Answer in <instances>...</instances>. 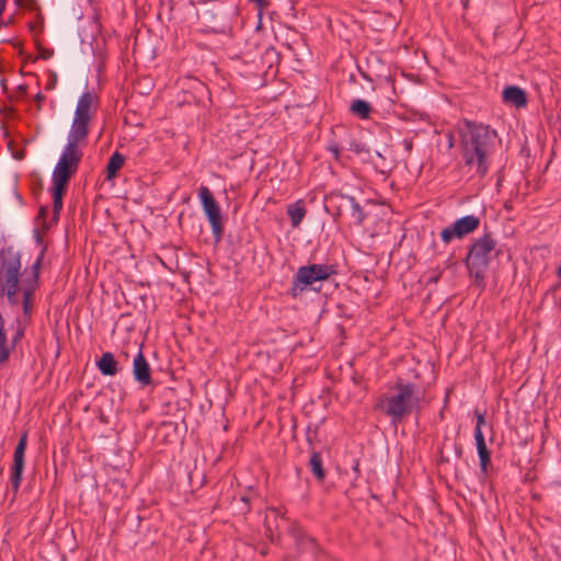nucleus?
I'll list each match as a JSON object with an SVG mask.
<instances>
[{"label":"nucleus","mask_w":561,"mask_h":561,"mask_svg":"<svg viewBox=\"0 0 561 561\" xmlns=\"http://www.w3.org/2000/svg\"><path fill=\"white\" fill-rule=\"evenodd\" d=\"M458 133L463 169L470 178H484L500 145L496 130L482 123L465 121Z\"/></svg>","instance_id":"f03ea898"},{"label":"nucleus","mask_w":561,"mask_h":561,"mask_svg":"<svg viewBox=\"0 0 561 561\" xmlns=\"http://www.w3.org/2000/svg\"><path fill=\"white\" fill-rule=\"evenodd\" d=\"M557 274H558V276H561V265L558 267Z\"/></svg>","instance_id":"bb28decb"},{"label":"nucleus","mask_w":561,"mask_h":561,"mask_svg":"<svg viewBox=\"0 0 561 561\" xmlns=\"http://www.w3.org/2000/svg\"><path fill=\"white\" fill-rule=\"evenodd\" d=\"M39 260L36 261V263L33 265V270H34V283H36L37 280V277H38V270H39Z\"/></svg>","instance_id":"b1692460"},{"label":"nucleus","mask_w":561,"mask_h":561,"mask_svg":"<svg viewBox=\"0 0 561 561\" xmlns=\"http://www.w3.org/2000/svg\"><path fill=\"white\" fill-rule=\"evenodd\" d=\"M335 274L333 265L328 264H309L300 266L288 289V295L293 298H299L307 289H316L313 285L321 280H327L331 275Z\"/></svg>","instance_id":"423d86ee"},{"label":"nucleus","mask_w":561,"mask_h":561,"mask_svg":"<svg viewBox=\"0 0 561 561\" xmlns=\"http://www.w3.org/2000/svg\"><path fill=\"white\" fill-rule=\"evenodd\" d=\"M26 448V434H23L14 451V465L12 473V485L16 490L20 485L22 470L24 466V453Z\"/></svg>","instance_id":"9b49d317"},{"label":"nucleus","mask_w":561,"mask_h":561,"mask_svg":"<svg viewBox=\"0 0 561 561\" xmlns=\"http://www.w3.org/2000/svg\"><path fill=\"white\" fill-rule=\"evenodd\" d=\"M100 371L105 376H114L117 373V362L112 353H104L98 362Z\"/></svg>","instance_id":"2eb2a0df"},{"label":"nucleus","mask_w":561,"mask_h":561,"mask_svg":"<svg viewBox=\"0 0 561 561\" xmlns=\"http://www.w3.org/2000/svg\"><path fill=\"white\" fill-rule=\"evenodd\" d=\"M474 415L477 419L474 427V440L479 455L481 472L485 476L488 473V467L491 460V454L486 447L484 435L482 432V426L485 424V417L478 410L474 411Z\"/></svg>","instance_id":"1a4fd4ad"},{"label":"nucleus","mask_w":561,"mask_h":561,"mask_svg":"<svg viewBox=\"0 0 561 561\" xmlns=\"http://www.w3.org/2000/svg\"><path fill=\"white\" fill-rule=\"evenodd\" d=\"M241 502H242V506L239 508V512L241 514H245L247 512H249V502H250V497L248 495H243L241 497Z\"/></svg>","instance_id":"5701e85b"},{"label":"nucleus","mask_w":561,"mask_h":561,"mask_svg":"<svg viewBox=\"0 0 561 561\" xmlns=\"http://www.w3.org/2000/svg\"><path fill=\"white\" fill-rule=\"evenodd\" d=\"M45 213H46V209L42 207L39 210V215L43 216Z\"/></svg>","instance_id":"a878e982"},{"label":"nucleus","mask_w":561,"mask_h":561,"mask_svg":"<svg viewBox=\"0 0 561 561\" xmlns=\"http://www.w3.org/2000/svg\"><path fill=\"white\" fill-rule=\"evenodd\" d=\"M133 374L135 379L142 386L151 383V371L141 350L137 353L133 363Z\"/></svg>","instance_id":"f8f14e48"},{"label":"nucleus","mask_w":561,"mask_h":561,"mask_svg":"<svg viewBox=\"0 0 561 561\" xmlns=\"http://www.w3.org/2000/svg\"><path fill=\"white\" fill-rule=\"evenodd\" d=\"M495 247L496 241L490 233H485L478 238L469 249L466 265L469 274L479 286L483 284Z\"/></svg>","instance_id":"39448f33"},{"label":"nucleus","mask_w":561,"mask_h":561,"mask_svg":"<svg viewBox=\"0 0 561 561\" xmlns=\"http://www.w3.org/2000/svg\"><path fill=\"white\" fill-rule=\"evenodd\" d=\"M350 111L354 116L360 119H367L369 118L373 108L367 101L362 99H355L352 101L350 105Z\"/></svg>","instance_id":"dca6fc26"},{"label":"nucleus","mask_w":561,"mask_h":561,"mask_svg":"<svg viewBox=\"0 0 561 561\" xmlns=\"http://www.w3.org/2000/svg\"><path fill=\"white\" fill-rule=\"evenodd\" d=\"M99 99L84 92L78 100L75 117L68 135V144L53 172V183L67 184L82 157L79 147L85 144L90 122L96 113Z\"/></svg>","instance_id":"7ed1b4c3"},{"label":"nucleus","mask_w":561,"mask_h":561,"mask_svg":"<svg viewBox=\"0 0 561 561\" xmlns=\"http://www.w3.org/2000/svg\"><path fill=\"white\" fill-rule=\"evenodd\" d=\"M125 162V158L119 152H114L112 157L110 158V161L106 167V178L113 179L115 178L117 171L123 167Z\"/></svg>","instance_id":"a211bd4d"},{"label":"nucleus","mask_w":561,"mask_h":561,"mask_svg":"<svg viewBox=\"0 0 561 561\" xmlns=\"http://www.w3.org/2000/svg\"><path fill=\"white\" fill-rule=\"evenodd\" d=\"M503 99L505 102L517 107L525 106L527 103L525 91L516 85L505 88L503 91Z\"/></svg>","instance_id":"4468645a"},{"label":"nucleus","mask_w":561,"mask_h":561,"mask_svg":"<svg viewBox=\"0 0 561 561\" xmlns=\"http://www.w3.org/2000/svg\"><path fill=\"white\" fill-rule=\"evenodd\" d=\"M287 536L297 546L299 551L313 553L317 549L316 542L311 538L306 537L294 523H290L288 526Z\"/></svg>","instance_id":"9d476101"},{"label":"nucleus","mask_w":561,"mask_h":561,"mask_svg":"<svg viewBox=\"0 0 561 561\" xmlns=\"http://www.w3.org/2000/svg\"><path fill=\"white\" fill-rule=\"evenodd\" d=\"M346 201L348 202L351 209H352V217L355 219L356 224L360 225L363 224L365 219L364 211L359 204L356 202V199L353 196H346Z\"/></svg>","instance_id":"aec40b11"},{"label":"nucleus","mask_w":561,"mask_h":561,"mask_svg":"<svg viewBox=\"0 0 561 561\" xmlns=\"http://www.w3.org/2000/svg\"><path fill=\"white\" fill-rule=\"evenodd\" d=\"M307 204L304 199L290 203L286 207V214L293 228H298L307 215Z\"/></svg>","instance_id":"ddd939ff"},{"label":"nucleus","mask_w":561,"mask_h":561,"mask_svg":"<svg viewBox=\"0 0 561 561\" xmlns=\"http://www.w3.org/2000/svg\"><path fill=\"white\" fill-rule=\"evenodd\" d=\"M438 278H439V276L437 275V276L431 277L430 280L436 283L438 280Z\"/></svg>","instance_id":"393cba45"},{"label":"nucleus","mask_w":561,"mask_h":561,"mask_svg":"<svg viewBox=\"0 0 561 561\" xmlns=\"http://www.w3.org/2000/svg\"><path fill=\"white\" fill-rule=\"evenodd\" d=\"M289 33L290 34H286V45L288 47L289 50H295L294 48V45H299L302 43V38L301 36L295 32V31H291L289 30Z\"/></svg>","instance_id":"412c9836"},{"label":"nucleus","mask_w":561,"mask_h":561,"mask_svg":"<svg viewBox=\"0 0 561 561\" xmlns=\"http://www.w3.org/2000/svg\"><path fill=\"white\" fill-rule=\"evenodd\" d=\"M67 184L54 183L53 187V199H54V216L53 220L57 221L59 213L62 208V195Z\"/></svg>","instance_id":"f3484780"},{"label":"nucleus","mask_w":561,"mask_h":561,"mask_svg":"<svg viewBox=\"0 0 561 561\" xmlns=\"http://www.w3.org/2000/svg\"><path fill=\"white\" fill-rule=\"evenodd\" d=\"M199 198L203 209L211 226V231L216 241H219L222 236L224 227L221 221V211L219 205L213 197L210 191L206 186L199 188Z\"/></svg>","instance_id":"0eeeda50"},{"label":"nucleus","mask_w":561,"mask_h":561,"mask_svg":"<svg viewBox=\"0 0 561 561\" xmlns=\"http://www.w3.org/2000/svg\"><path fill=\"white\" fill-rule=\"evenodd\" d=\"M458 133L463 169L470 178H484L500 145L496 130L482 123L465 121Z\"/></svg>","instance_id":"f257e3e1"},{"label":"nucleus","mask_w":561,"mask_h":561,"mask_svg":"<svg viewBox=\"0 0 561 561\" xmlns=\"http://www.w3.org/2000/svg\"><path fill=\"white\" fill-rule=\"evenodd\" d=\"M480 225V219L474 215H468L456 220L453 225L446 227L440 232V238L445 243L454 239H461L474 231Z\"/></svg>","instance_id":"6e6552de"},{"label":"nucleus","mask_w":561,"mask_h":561,"mask_svg":"<svg viewBox=\"0 0 561 561\" xmlns=\"http://www.w3.org/2000/svg\"><path fill=\"white\" fill-rule=\"evenodd\" d=\"M32 291L33 287H26L23 290V308L25 313H28L32 309Z\"/></svg>","instance_id":"4be33fe9"},{"label":"nucleus","mask_w":561,"mask_h":561,"mask_svg":"<svg viewBox=\"0 0 561 561\" xmlns=\"http://www.w3.org/2000/svg\"><path fill=\"white\" fill-rule=\"evenodd\" d=\"M309 466L314 477L322 481L325 478V470L322 466V458L319 453H313L309 459Z\"/></svg>","instance_id":"6ab92c4d"},{"label":"nucleus","mask_w":561,"mask_h":561,"mask_svg":"<svg viewBox=\"0 0 561 561\" xmlns=\"http://www.w3.org/2000/svg\"><path fill=\"white\" fill-rule=\"evenodd\" d=\"M394 392L391 394H382L377 399L375 409L383 412L391 417L394 425L419 408L420 396L416 386L408 382H397Z\"/></svg>","instance_id":"20e7f679"}]
</instances>
